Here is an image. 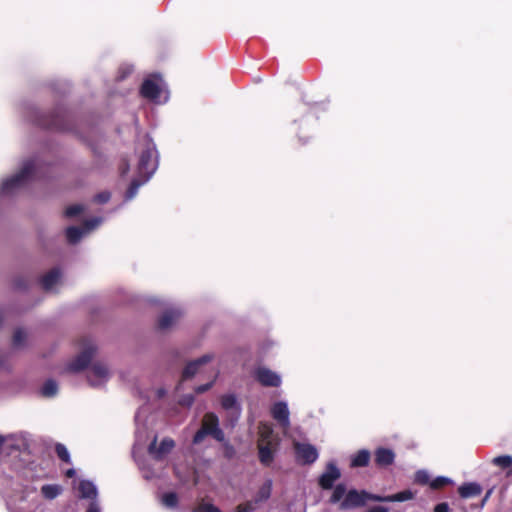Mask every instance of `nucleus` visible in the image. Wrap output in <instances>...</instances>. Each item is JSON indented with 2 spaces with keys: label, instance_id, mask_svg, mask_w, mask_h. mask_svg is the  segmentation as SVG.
<instances>
[{
  "label": "nucleus",
  "instance_id": "obj_22",
  "mask_svg": "<svg viewBox=\"0 0 512 512\" xmlns=\"http://www.w3.org/2000/svg\"><path fill=\"white\" fill-rule=\"evenodd\" d=\"M395 454L391 449L380 447L375 451V463L380 467H386L394 462Z\"/></svg>",
  "mask_w": 512,
  "mask_h": 512
},
{
  "label": "nucleus",
  "instance_id": "obj_37",
  "mask_svg": "<svg viewBox=\"0 0 512 512\" xmlns=\"http://www.w3.org/2000/svg\"><path fill=\"white\" fill-rule=\"evenodd\" d=\"M222 443V449L223 454L226 458H232L235 455V449L234 447L227 441H223Z\"/></svg>",
  "mask_w": 512,
  "mask_h": 512
},
{
  "label": "nucleus",
  "instance_id": "obj_38",
  "mask_svg": "<svg viewBox=\"0 0 512 512\" xmlns=\"http://www.w3.org/2000/svg\"><path fill=\"white\" fill-rule=\"evenodd\" d=\"M22 475L24 478L27 479H34L38 475L34 472V466L33 463H29L22 471Z\"/></svg>",
  "mask_w": 512,
  "mask_h": 512
},
{
  "label": "nucleus",
  "instance_id": "obj_45",
  "mask_svg": "<svg viewBox=\"0 0 512 512\" xmlns=\"http://www.w3.org/2000/svg\"><path fill=\"white\" fill-rule=\"evenodd\" d=\"M203 512H219L218 508L211 504H204L201 508Z\"/></svg>",
  "mask_w": 512,
  "mask_h": 512
},
{
  "label": "nucleus",
  "instance_id": "obj_35",
  "mask_svg": "<svg viewBox=\"0 0 512 512\" xmlns=\"http://www.w3.org/2000/svg\"><path fill=\"white\" fill-rule=\"evenodd\" d=\"M57 456L64 462L69 463L70 462V454L67 450V448L63 444H57L55 447Z\"/></svg>",
  "mask_w": 512,
  "mask_h": 512
},
{
  "label": "nucleus",
  "instance_id": "obj_36",
  "mask_svg": "<svg viewBox=\"0 0 512 512\" xmlns=\"http://www.w3.org/2000/svg\"><path fill=\"white\" fill-rule=\"evenodd\" d=\"M85 207L82 204H73L67 207L65 213L68 217H74L84 211Z\"/></svg>",
  "mask_w": 512,
  "mask_h": 512
},
{
  "label": "nucleus",
  "instance_id": "obj_42",
  "mask_svg": "<svg viewBox=\"0 0 512 512\" xmlns=\"http://www.w3.org/2000/svg\"><path fill=\"white\" fill-rule=\"evenodd\" d=\"M254 510V505L252 503H246V504H242V505H239L235 512H251Z\"/></svg>",
  "mask_w": 512,
  "mask_h": 512
},
{
  "label": "nucleus",
  "instance_id": "obj_21",
  "mask_svg": "<svg viewBox=\"0 0 512 512\" xmlns=\"http://www.w3.org/2000/svg\"><path fill=\"white\" fill-rule=\"evenodd\" d=\"M212 359H213L212 354H206V355L188 363L186 365V367L184 368L183 378L188 379V378L193 377L197 373L200 366L211 361Z\"/></svg>",
  "mask_w": 512,
  "mask_h": 512
},
{
  "label": "nucleus",
  "instance_id": "obj_12",
  "mask_svg": "<svg viewBox=\"0 0 512 512\" xmlns=\"http://www.w3.org/2000/svg\"><path fill=\"white\" fill-rule=\"evenodd\" d=\"M175 447V442L171 438H163L159 445H157V438L153 436L148 445L149 454L156 460H161L167 456Z\"/></svg>",
  "mask_w": 512,
  "mask_h": 512
},
{
  "label": "nucleus",
  "instance_id": "obj_25",
  "mask_svg": "<svg viewBox=\"0 0 512 512\" xmlns=\"http://www.w3.org/2000/svg\"><path fill=\"white\" fill-rule=\"evenodd\" d=\"M481 491V486L475 482L465 483L458 488L460 496L465 499L478 496Z\"/></svg>",
  "mask_w": 512,
  "mask_h": 512
},
{
  "label": "nucleus",
  "instance_id": "obj_41",
  "mask_svg": "<svg viewBox=\"0 0 512 512\" xmlns=\"http://www.w3.org/2000/svg\"><path fill=\"white\" fill-rule=\"evenodd\" d=\"M194 397L191 394L185 395L180 399V404L186 407H189L193 404Z\"/></svg>",
  "mask_w": 512,
  "mask_h": 512
},
{
  "label": "nucleus",
  "instance_id": "obj_5",
  "mask_svg": "<svg viewBox=\"0 0 512 512\" xmlns=\"http://www.w3.org/2000/svg\"><path fill=\"white\" fill-rule=\"evenodd\" d=\"M141 95L155 104H164L169 99L167 85L158 75H151L144 80Z\"/></svg>",
  "mask_w": 512,
  "mask_h": 512
},
{
  "label": "nucleus",
  "instance_id": "obj_15",
  "mask_svg": "<svg viewBox=\"0 0 512 512\" xmlns=\"http://www.w3.org/2000/svg\"><path fill=\"white\" fill-rule=\"evenodd\" d=\"M294 448L298 460L303 463H313L318 458V451L311 444L295 442Z\"/></svg>",
  "mask_w": 512,
  "mask_h": 512
},
{
  "label": "nucleus",
  "instance_id": "obj_4",
  "mask_svg": "<svg viewBox=\"0 0 512 512\" xmlns=\"http://www.w3.org/2000/svg\"><path fill=\"white\" fill-rule=\"evenodd\" d=\"M9 512H44L42 502L34 495V490L24 487L8 496L6 501Z\"/></svg>",
  "mask_w": 512,
  "mask_h": 512
},
{
  "label": "nucleus",
  "instance_id": "obj_31",
  "mask_svg": "<svg viewBox=\"0 0 512 512\" xmlns=\"http://www.w3.org/2000/svg\"><path fill=\"white\" fill-rule=\"evenodd\" d=\"M453 484V480L446 476H438L435 479H432L430 482L431 489H440L446 485Z\"/></svg>",
  "mask_w": 512,
  "mask_h": 512
},
{
  "label": "nucleus",
  "instance_id": "obj_2",
  "mask_svg": "<svg viewBox=\"0 0 512 512\" xmlns=\"http://www.w3.org/2000/svg\"><path fill=\"white\" fill-rule=\"evenodd\" d=\"M136 154L138 160L135 176L126 192V200H131L136 196L139 187L151 178L158 167V151L153 140L148 135L138 140Z\"/></svg>",
  "mask_w": 512,
  "mask_h": 512
},
{
  "label": "nucleus",
  "instance_id": "obj_27",
  "mask_svg": "<svg viewBox=\"0 0 512 512\" xmlns=\"http://www.w3.org/2000/svg\"><path fill=\"white\" fill-rule=\"evenodd\" d=\"M28 341V333L22 329L18 328L14 331L12 338V345L15 349H21L26 346Z\"/></svg>",
  "mask_w": 512,
  "mask_h": 512
},
{
  "label": "nucleus",
  "instance_id": "obj_30",
  "mask_svg": "<svg viewBox=\"0 0 512 512\" xmlns=\"http://www.w3.org/2000/svg\"><path fill=\"white\" fill-rule=\"evenodd\" d=\"M58 392V385L54 380H47L41 387V394L44 397H53Z\"/></svg>",
  "mask_w": 512,
  "mask_h": 512
},
{
  "label": "nucleus",
  "instance_id": "obj_11",
  "mask_svg": "<svg viewBox=\"0 0 512 512\" xmlns=\"http://www.w3.org/2000/svg\"><path fill=\"white\" fill-rule=\"evenodd\" d=\"M270 413L273 419L279 424L284 435H288L290 427V412L288 404L285 401H277L272 404Z\"/></svg>",
  "mask_w": 512,
  "mask_h": 512
},
{
  "label": "nucleus",
  "instance_id": "obj_34",
  "mask_svg": "<svg viewBox=\"0 0 512 512\" xmlns=\"http://www.w3.org/2000/svg\"><path fill=\"white\" fill-rule=\"evenodd\" d=\"M346 494L345 486L343 484H339L334 488L330 501L332 503L340 502V500L344 498Z\"/></svg>",
  "mask_w": 512,
  "mask_h": 512
},
{
  "label": "nucleus",
  "instance_id": "obj_14",
  "mask_svg": "<svg viewBox=\"0 0 512 512\" xmlns=\"http://www.w3.org/2000/svg\"><path fill=\"white\" fill-rule=\"evenodd\" d=\"M182 315L183 311L180 308H169L159 316L158 327L161 330H169L177 324Z\"/></svg>",
  "mask_w": 512,
  "mask_h": 512
},
{
  "label": "nucleus",
  "instance_id": "obj_16",
  "mask_svg": "<svg viewBox=\"0 0 512 512\" xmlns=\"http://www.w3.org/2000/svg\"><path fill=\"white\" fill-rule=\"evenodd\" d=\"M340 476L341 473L338 467L333 462H330L327 464L325 471L319 478V485L323 489H331L334 482L338 480Z\"/></svg>",
  "mask_w": 512,
  "mask_h": 512
},
{
  "label": "nucleus",
  "instance_id": "obj_1",
  "mask_svg": "<svg viewBox=\"0 0 512 512\" xmlns=\"http://www.w3.org/2000/svg\"><path fill=\"white\" fill-rule=\"evenodd\" d=\"M97 347L92 340H84L81 344L79 354L67 364L70 372H79L86 368L89 363L87 380L93 387H103L111 378L112 372L109 366L103 361H93Z\"/></svg>",
  "mask_w": 512,
  "mask_h": 512
},
{
  "label": "nucleus",
  "instance_id": "obj_46",
  "mask_svg": "<svg viewBox=\"0 0 512 512\" xmlns=\"http://www.w3.org/2000/svg\"><path fill=\"white\" fill-rule=\"evenodd\" d=\"M212 384H213V382L207 383L205 385H200L195 390L197 393H203V392L207 391L208 389H210L212 387Z\"/></svg>",
  "mask_w": 512,
  "mask_h": 512
},
{
  "label": "nucleus",
  "instance_id": "obj_40",
  "mask_svg": "<svg viewBox=\"0 0 512 512\" xmlns=\"http://www.w3.org/2000/svg\"><path fill=\"white\" fill-rule=\"evenodd\" d=\"M110 199V193L107 191L101 192L95 196V201L98 203H106Z\"/></svg>",
  "mask_w": 512,
  "mask_h": 512
},
{
  "label": "nucleus",
  "instance_id": "obj_8",
  "mask_svg": "<svg viewBox=\"0 0 512 512\" xmlns=\"http://www.w3.org/2000/svg\"><path fill=\"white\" fill-rule=\"evenodd\" d=\"M136 432H135V445L134 454L136 450L146 445L150 438L148 433V420H147V409L141 408L135 416Z\"/></svg>",
  "mask_w": 512,
  "mask_h": 512
},
{
  "label": "nucleus",
  "instance_id": "obj_3",
  "mask_svg": "<svg viewBox=\"0 0 512 512\" xmlns=\"http://www.w3.org/2000/svg\"><path fill=\"white\" fill-rule=\"evenodd\" d=\"M39 163L37 160L25 161L18 172L2 180L0 194L10 196L25 187L29 182L39 176Z\"/></svg>",
  "mask_w": 512,
  "mask_h": 512
},
{
  "label": "nucleus",
  "instance_id": "obj_18",
  "mask_svg": "<svg viewBox=\"0 0 512 512\" xmlns=\"http://www.w3.org/2000/svg\"><path fill=\"white\" fill-rule=\"evenodd\" d=\"M278 444V440L274 435L273 427L271 424L261 422L258 426V440L257 444Z\"/></svg>",
  "mask_w": 512,
  "mask_h": 512
},
{
  "label": "nucleus",
  "instance_id": "obj_39",
  "mask_svg": "<svg viewBox=\"0 0 512 512\" xmlns=\"http://www.w3.org/2000/svg\"><path fill=\"white\" fill-rule=\"evenodd\" d=\"M139 466L145 479L149 480L156 476V474L153 471H151V469L147 465L139 464Z\"/></svg>",
  "mask_w": 512,
  "mask_h": 512
},
{
  "label": "nucleus",
  "instance_id": "obj_49",
  "mask_svg": "<svg viewBox=\"0 0 512 512\" xmlns=\"http://www.w3.org/2000/svg\"><path fill=\"white\" fill-rule=\"evenodd\" d=\"M128 170H129V166H128V165H126L125 167H123V168L121 169V173H122V175H125V174L128 172Z\"/></svg>",
  "mask_w": 512,
  "mask_h": 512
},
{
  "label": "nucleus",
  "instance_id": "obj_17",
  "mask_svg": "<svg viewBox=\"0 0 512 512\" xmlns=\"http://www.w3.org/2000/svg\"><path fill=\"white\" fill-rule=\"evenodd\" d=\"M78 491V496L81 499L92 501L97 500L98 490L96 485L89 480H80L75 487Z\"/></svg>",
  "mask_w": 512,
  "mask_h": 512
},
{
  "label": "nucleus",
  "instance_id": "obj_23",
  "mask_svg": "<svg viewBox=\"0 0 512 512\" xmlns=\"http://www.w3.org/2000/svg\"><path fill=\"white\" fill-rule=\"evenodd\" d=\"M415 497V492L412 490H404L399 493L388 495V496H380L375 497V501L377 502H404L411 500Z\"/></svg>",
  "mask_w": 512,
  "mask_h": 512
},
{
  "label": "nucleus",
  "instance_id": "obj_33",
  "mask_svg": "<svg viewBox=\"0 0 512 512\" xmlns=\"http://www.w3.org/2000/svg\"><path fill=\"white\" fill-rule=\"evenodd\" d=\"M414 481L421 485L428 484L430 486L431 478L429 472L424 469L418 470L414 475Z\"/></svg>",
  "mask_w": 512,
  "mask_h": 512
},
{
  "label": "nucleus",
  "instance_id": "obj_9",
  "mask_svg": "<svg viewBox=\"0 0 512 512\" xmlns=\"http://www.w3.org/2000/svg\"><path fill=\"white\" fill-rule=\"evenodd\" d=\"M102 218L96 217L86 221L81 227L71 226L66 230V237L69 243L75 244L90 232L96 229L101 223Z\"/></svg>",
  "mask_w": 512,
  "mask_h": 512
},
{
  "label": "nucleus",
  "instance_id": "obj_7",
  "mask_svg": "<svg viewBox=\"0 0 512 512\" xmlns=\"http://www.w3.org/2000/svg\"><path fill=\"white\" fill-rule=\"evenodd\" d=\"M29 443L30 438L26 433L0 434V454L12 455L17 452L25 455Z\"/></svg>",
  "mask_w": 512,
  "mask_h": 512
},
{
  "label": "nucleus",
  "instance_id": "obj_48",
  "mask_svg": "<svg viewBox=\"0 0 512 512\" xmlns=\"http://www.w3.org/2000/svg\"><path fill=\"white\" fill-rule=\"evenodd\" d=\"M74 474H75V470L74 469H69L66 472V476L67 477H72Z\"/></svg>",
  "mask_w": 512,
  "mask_h": 512
},
{
  "label": "nucleus",
  "instance_id": "obj_51",
  "mask_svg": "<svg viewBox=\"0 0 512 512\" xmlns=\"http://www.w3.org/2000/svg\"><path fill=\"white\" fill-rule=\"evenodd\" d=\"M158 397H162L164 395V391L162 389L158 390Z\"/></svg>",
  "mask_w": 512,
  "mask_h": 512
},
{
  "label": "nucleus",
  "instance_id": "obj_32",
  "mask_svg": "<svg viewBox=\"0 0 512 512\" xmlns=\"http://www.w3.org/2000/svg\"><path fill=\"white\" fill-rule=\"evenodd\" d=\"M271 490H272V480L268 479L264 482V484L260 488L258 495H257V500L264 501V500L268 499L270 497Z\"/></svg>",
  "mask_w": 512,
  "mask_h": 512
},
{
  "label": "nucleus",
  "instance_id": "obj_29",
  "mask_svg": "<svg viewBox=\"0 0 512 512\" xmlns=\"http://www.w3.org/2000/svg\"><path fill=\"white\" fill-rule=\"evenodd\" d=\"M161 504L168 509H175L178 505V496L174 492H166L161 497Z\"/></svg>",
  "mask_w": 512,
  "mask_h": 512
},
{
  "label": "nucleus",
  "instance_id": "obj_13",
  "mask_svg": "<svg viewBox=\"0 0 512 512\" xmlns=\"http://www.w3.org/2000/svg\"><path fill=\"white\" fill-rule=\"evenodd\" d=\"M254 377L261 385L266 387H279L282 383V378L277 372L264 366L255 369Z\"/></svg>",
  "mask_w": 512,
  "mask_h": 512
},
{
  "label": "nucleus",
  "instance_id": "obj_19",
  "mask_svg": "<svg viewBox=\"0 0 512 512\" xmlns=\"http://www.w3.org/2000/svg\"><path fill=\"white\" fill-rule=\"evenodd\" d=\"M64 488L60 484L46 483L40 487L41 496L48 501H52L62 495Z\"/></svg>",
  "mask_w": 512,
  "mask_h": 512
},
{
  "label": "nucleus",
  "instance_id": "obj_50",
  "mask_svg": "<svg viewBox=\"0 0 512 512\" xmlns=\"http://www.w3.org/2000/svg\"><path fill=\"white\" fill-rule=\"evenodd\" d=\"M5 357L2 352H0V366L4 363Z\"/></svg>",
  "mask_w": 512,
  "mask_h": 512
},
{
  "label": "nucleus",
  "instance_id": "obj_28",
  "mask_svg": "<svg viewBox=\"0 0 512 512\" xmlns=\"http://www.w3.org/2000/svg\"><path fill=\"white\" fill-rule=\"evenodd\" d=\"M221 406L228 411L239 412V405L237 399L233 394L223 395L221 398Z\"/></svg>",
  "mask_w": 512,
  "mask_h": 512
},
{
  "label": "nucleus",
  "instance_id": "obj_6",
  "mask_svg": "<svg viewBox=\"0 0 512 512\" xmlns=\"http://www.w3.org/2000/svg\"><path fill=\"white\" fill-rule=\"evenodd\" d=\"M208 435L219 442L224 441V432L220 428L219 418L212 412L206 413L203 416L201 427L193 437V443L200 444Z\"/></svg>",
  "mask_w": 512,
  "mask_h": 512
},
{
  "label": "nucleus",
  "instance_id": "obj_26",
  "mask_svg": "<svg viewBox=\"0 0 512 512\" xmlns=\"http://www.w3.org/2000/svg\"><path fill=\"white\" fill-rule=\"evenodd\" d=\"M371 454L368 450L362 449L351 456V467H365L370 461Z\"/></svg>",
  "mask_w": 512,
  "mask_h": 512
},
{
  "label": "nucleus",
  "instance_id": "obj_24",
  "mask_svg": "<svg viewBox=\"0 0 512 512\" xmlns=\"http://www.w3.org/2000/svg\"><path fill=\"white\" fill-rule=\"evenodd\" d=\"M278 444H258L259 459L262 464L269 465L274 459Z\"/></svg>",
  "mask_w": 512,
  "mask_h": 512
},
{
  "label": "nucleus",
  "instance_id": "obj_10",
  "mask_svg": "<svg viewBox=\"0 0 512 512\" xmlns=\"http://www.w3.org/2000/svg\"><path fill=\"white\" fill-rule=\"evenodd\" d=\"M375 497H378V495L366 491L350 490L340 503V509L347 510L363 506L368 500L375 501Z\"/></svg>",
  "mask_w": 512,
  "mask_h": 512
},
{
  "label": "nucleus",
  "instance_id": "obj_47",
  "mask_svg": "<svg viewBox=\"0 0 512 512\" xmlns=\"http://www.w3.org/2000/svg\"><path fill=\"white\" fill-rule=\"evenodd\" d=\"M367 512H389V510L383 506H374L368 509Z\"/></svg>",
  "mask_w": 512,
  "mask_h": 512
},
{
  "label": "nucleus",
  "instance_id": "obj_44",
  "mask_svg": "<svg viewBox=\"0 0 512 512\" xmlns=\"http://www.w3.org/2000/svg\"><path fill=\"white\" fill-rule=\"evenodd\" d=\"M434 512H449V507L447 503H440L435 506Z\"/></svg>",
  "mask_w": 512,
  "mask_h": 512
},
{
  "label": "nucleus",
  "instance_id": "obj_52",
  "mask_svg": "<svg viewBox=\"0 0 512 512\" xmlns=\"http://www.w3.org/2000/svg\"><path fill=\"white\" fill-rule=\"evenodd\" d=\"M2 319H3L2 315L0 314V324L2 323Z\"/></svg>",
  "mask_w": 512,
  "mask_h": 512
},
{
  "label": "nucleus",
  "instance_id": "obj_20",
  "mask_svg": "<svg viewBox=\"0 0 512 512\" xmlns=\"http://www.w3.org/2000/svg\"><path fill=\"white\" fill-rule=\"evenodd\" d=\"M61 280V273L58 269H52L42 277L41 284L46 291L55 290Z\"/></svg>",
  "mask_w": 512,
  "mask_h": 512
},
{
  "label": "nucleus",
  "instance_id": "obj_43",
  "mask_svg": "<svg viewBox=\"0 0 512 512\" xmlns=\"http://www.w3.org/2000/svg\"><path fill=\"white\" fill-rule=\"evenodd\" d=\"M86 512H101V509H100V506H99V503L98 501H92L89 506H88V509Z\"/></svg>",
  "mask_w": 512,
  "mask_h": 512
}]
</instances>
